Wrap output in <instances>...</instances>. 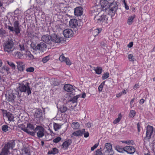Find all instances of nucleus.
<instances>
[{"mask_svg":"<svg viewBox=\"0 0 155 155\" xmlns=\"http://www.w3.org/2000/svg\"><path fill=\"white\" fill-rule=\"evenodd\" d=\"M21 25L19 19L17 17H15L13 20V26H8V29L16 35H18L21 31Z\"/></svg>","mask_w":155,"mask_h":155,"instance_id":"1","label":"nucleus"},{"mask_svg":"<svg viewBox=\"0 0 155 155\" xmlns=\"http://www.w3.org/2000/svg\"><path fill=\"white\" fill-rule=\"evenodd\" d=\"M29 85L28 82H25V84H19L18 87V94L19 92L25 93L28 96L31 94L32 88L30 87Z\"/></svg>","mask_w":155,"mask_h":155,"instance_id":"2","label":"nucleus"},{"mask_svg":"<svg viewBox=\"0 0 155 155\" xmlns=\"http://www.w3.org/2000/svg\"><path fill=\"white\" fill-rule=\"evenodd\" d=\"M15 145V143L13 141L8 143L2 149L0 155H8V154H10L9 150L10 149H12Z\"/></svg>","mask_w":155,"mask_h":155,"instance_id":"3","label":"nucleus"},{"mask_svg":"<svg viewBox=\"0 0 155 155\" xmlns=\"http://www.w3.org/2000/svg\"><path fill=\"white\" fill-rule=\"evenodd\" d=\"M14 43L13 40L11 39L8 40L4 45V50L5 52L11 53L15 49Z\"/></svg>","mask_w":155,"mask_h":155,"instance_id":"4","label":"nucleus"},{"mask_svg":"<svg viewBox=\"0 0 155 155\" xmlns=\"http://www.w3.org/2000/svg\"><path fill=\"white\" fill-rule=\"evenodd\" d=\"M35 127L33 124L29 123L27 124L26 127H22L21 129L27 134L33 136H35Z\"/></svg>","mask_w":155,"mask_h":155,"instance_id":"5","label":"nucleus"},{"mask_svg":"<svg viewBox=\"0 0 155 155\" xmlns=\"http://www.w3.org/2000/svg\"><path fill=\"white\" fill-rule=\"evenodd\" d=\"M32 48L35 51H38L40 52H44L46 50L47 47L46 44L43 42H40L37 45L31 44Z\"/></svg>","mask_w":155,"mask_h":155,"instance_id":"6","label":"nucleus"},{"mask_svg":"<svg viewBox=\"0 0 155 155\" xmlns=\"http://www.w3.org/2000/svg\"><path fill=\"white\" fill-rule=\"evenodd\" d=\"M118 8L117 3L115 2H113L109 5L108 11L109 12L108 14H110L111 16H114L116 13V11Z\"/></svg>","mask_w":155,"mask_h":155,"instance_id":"7","label":"nucleus"},{"mask_svg":"<svg viewBox=\"0 0 155 155\" xmlns=\"http://www.w3.org/2000/svg\"><path fill=\"white\" fill-rule=\"evenodd\" d=\"M45 130L44 128L41 126H37L35 128V135L37 134V137L39 138L42 137L45 135Z\"/></svg>","mask_w":155,"mask_h":155,"instance_id":"8","label":"nucleus"},{"mask_svg":"<svg viewBox=\"0 0 155 155\" xmlns=\"http://www.w3.org/2000/svg\"><path fill=\"white\" fill-rule=\"evenodd\" d=\"M153 131V127L148 125L146 128V136L145 139H147L148 141H150Z\"/></svg>","mask_w":155,"mask_h":155,"instance_id":"9","label":"nucleus"},{"mask_svg":"<svg viewBox=\"0 0 155 155\" xmlns=\"http://www.w3.org/2000/svg\"><path fill=\"white\" fill-rule=\"evenodd\" d=\"M51 43L52 42L56 43H60L63 40V38L56 35L53 34L51 35Z\"/></svg>","mask_w":155,"mask_h":155,"instance_id":"10","label":"nucleus"},{"mask_svg":"<svg viewBox=\"0 0 155 155\" xmlns=\"http://www.w3.org/2000/svg\"><path fill=\"white\" fill-rule=\"evenodd\" d=\"M94 20L98 23H101L107 20L106 15H97L94 18Z\"/></svg>","mask_w":155,"mask_h":155,"instance_id":"11","label":"nucleus"},{"mask_svg":"<svg viewBox=\"0 0 155 155\" xmlns=\"http://www.w3.org/2000/svg\"><path fill=\"white\" fill-rule=\"evenodd\" d=\"M51 35H44L42 36L41 40L47 44H50L51 43Z\"/></svg>","mask_w":155,"mask_h":155,"instance_id":"12","label":"nucleus"},{"mask_svg":"<svg viewBox=\"0 0 155 155\" xmlns=\"http://www.w3.org/2000/svg\"><path fill=\"white\" fill-rule=\"evenodd\" d=\"M73 31L71 29H67L63 31V34L65 37L69 38L72 36Z\"/></svg>","mask_w":155,"mask_h":155,"instance_id":"13","label":"nucleus"},{"mask_svg":"<svg viewBox=\"0 0 155 155\" xmlns=\"http://www.w3.org/2000/svg\"><path fill=\"white\" fill-rule=\"evenodd\" d=\"M83 12V9L82 7H77L74 9V15L76 16H80L82 15Z\"/></svg>","mask_w":155,"mask_h":155,"instance_id":"14","label":"nucleus"},{"mask_svg":"<svg viewBox=\"0 0 155 155\" xmlns=\"http://www.w3.org/2000/svg\"><path fill=\"white\" fill-rule=\"evenodd\" d=\"M6 99L10 102L13 103L16 97L13 93H8L5 95Z\"/></svg>","mask_w":155,"mask_h":155,"instance_id":"15","label":"nucleus"},{"mask_svg":"<svg viewBox=\"0 0 155 155\" xmlns=\"http://www.w3.org/2000/svg\"><path fill=\"white\" fill-rule=\"evenodd\" d=\"M108 4L109 2L107 0L102 1L101 5L102 10V11L106 12L107 10L108 11V10L109 7Z\"/></svg>","mask_w":155,"mask_h":155,"instance_id":"16","label":"nucleus"},{"mask_svg":"<svg viewBox=\"0 0 155 155\" xmlns=\"http://www.w3.org/2000/svg\"><path fill=\"white\" fill-rule=\"evenodd\" d=\"M16 63L17 64V67L18 70L21 72L23 71L25 69V64L21 61H16Z\"/></svg>","mask_w":155,"mask_h":155,"instance_id":"17","label":"nucleus"},{"mask_svg":"<svg viewBox=\"0 0 155 155\" xmlns=\"http://www.w3.org/2000/svg\"><path fill=\"white\" fill-rule=\"evenodd\" d=\"M124 149L125 152L130 154H133L135 151V148L133 146H128L124 147Z\"/></svg>","mask_w":155,"mask_h":155,"instance_id":"18","label":"nucleus"},{"mask_svg":"<svg viewBox=\"0 0 155 155\" xmlns=\"http://www.w3.org/2000/svg\"><path fill=\"white\" fill-rule=\"evenodd\" d=\"M43 112L40 109H37L35 112L34 114V116L35 117L38 118L40 119L42 117Z\"/></svg>","mask_w":155,"mask_h":155,"instance_id":"19","label":"nucleus"},{"mask_svg":"<svg viewBox=\"0 0 155 155\" xmlns=\"http://www.w3.org/2000/svg\"><path fill=\"white\" fill-rule=\"evenodd\" d=\"M69 26L72 28L76 27L78 26L77 20L75 19H71L69 21Z\"/></svg>","mask_w":155,"mask_h":155,"instance_id":"20","label":"nucleus"},{"mask_svg":"<svg viewBox=\"0 0 155 155\" xmlns=\"http://www.w3.org/2000/svg\"><path fill=\"white\" fill-rule=\"evenodd\" d=\"M64 89L65 91L68 92L74 91L73 86L70 84H68L64 85Z\"/></svg>","mask_w":155,"mask_h":155,"instance_id":"21","label":"nucleus"},{"mask_svg":"<svg viewBox=\"0 0 155 155\" xmlns=\"http://www.w3.org/2000/svg\"><path fill=\"white\" fill-rule=\"evenodd\" d=\"M84 132H85V129H84L82 130H78L74 132L72 134L71 137H72L73 136H81L82 135L83 133Z\"/></svg>","mask_w":155,"mask_h":155,"instance_id":"22","label":"nucleus"},{"mask_svg":"<svg viewBox=\"0 0 155 155\" xmlns=\"http://www.w3.org/2000/svg\"><path fill=\"white\" fill-rule=\"evenodd\" d=\"M102 151L104 155H113L114 154V152L113 150L110 151L105 150V149H103Z\"/></svg>","mask_w":155,"mask_h":155,"instance_id":"23","label":"nucleus"},{"mask_svg":"<svg viewBox=\"0 0 155 155\" xmlns=\"http://www.w3.org/2000/svg\"><path fill=\"white\" fill-rule=\"evenodd\" d=\"M22 150V154H26L28 155L30 154V150L28 147H24Z\"/></svg>","mask_w":155,"mask_h":155,"instance_id":"24","label":"nucleus"},{"mask_svg":"<svg viewBox=\"0 0 155 155\" xmlns=\"http://www.w3.org/2000/svg\"><path fill=\"white\" fill-rule=\"evenodd\" d=\"M93 70L95 71L96 73L98 74H100L102 72V69L101 67H97V68L94 67Z\"/></svg>","mask_w":155,"mask_h":155,"instance_id":"25","label":"nucleus"},{"mask_svg":"<svg viewBox=\"0 0 155 155\" xmlns=\"http://www.w3.org/2000/svg\"><path fill=\"white\" fill-rule=\"evenodd\" d=\"M80 125L77 122H74L71 124V127L74 129H77L79 128Z\"/></svg>","mask_w":155,"mask_h":155,"instance_id":"26","label":"nucleus"},{"mask_svg":"<svg viewBox=\"0 0 155 155\" xmlns=\"http://www.w3.org/2000/svg\"><path fill=\"white\" fill-rule=\"evenodd\" d=\"M90 14L91 16H94V17L99 15V12L97 11V9L91 10Z\"/></svg>","mask_w":155,"mask_h":155,"instance_id":"27","label":"nucleus"},{"mask_svg":"<svg viewBox=\"0 0 155 155\" xmlns=\"http://www.w3.org/2000/svg\"><path fill=\"white\" fill-rule=\"evenodd\" d=\"M80 95H77L74 96L73 98L70 99L69 101L71 102L72 103H76L77 102V99L79 97Z\"/></svg>","mask_w":155,"mask_h":155,"instance_id":"28","label":"nucleus"},{"mask_svg":"<svg viewBox=\"0 0 155 155\" xmlns=\"http://www.w3.org/2000/svg\"><path fill=\"white\" fill-rule=\"evenodd\" d=\"M103 149L105 150H112V146L111 144L110 143H106L105 144V146Z\"/></svg>","mask_w":155,"mask_h":155,"instance_id":"29","label":"nucleus"},{"mask_svg":"<svg viewBox=\"0 0 155 155\" xmlns=\"http://www.w3.org/2000/svg\"><path fill=\"white\" fill-rule=\"evenodd\" d=\"M70 144V143H69V140H67L64 141L62 144V146L63 147V148L65 149L67 148Z\"/></svg>","mask_w":155,"mask_h":155,"instance_id":"30","label":"nucleus"},{"mask_svg":"<svg viewBox=\"0 0 155 155\" xmlns=\"http://www.w3.org/2000/svg\"><path fill=\"white\" fill-rule=\"evenodd\" d=\"M58 150L56 148H54L53 149L49 151L48 152V154H54L58 153Z\"/></svg>","mask_w":155,"mask_h":155,"instance_id":"31","label":"nucleus"},{"mask_svg":"<svg viewBox=\"0 0 155 155\" xmlns=\"http://www.w3.org/2000/svg\"><path fill=\"white\" fill-rule=\"evenodd\" d=\"M135 18V16L134 15L133 16H130L128 18L127 20V24L129 25H130L133 22V20L134 18Z\"/></svg>","mask_w":155,"mask_h":155,"instance_id":"32","label":"nucleus"},{"mask_svg":"<svg viewBox=\"0 0 155 155\" xmlns=\"http://www.w3.org/2000/svg\"><path fill=\"white\" fill-rule=\"evenodd\" d=\"M10 68L6 66H4L2 68V73H4V71H6L7 74H8L9 73V70Z\"/></svg>","mask_w":155,"mask_h":155,"instance_id":"33","label":"nucleus"},{"mask_svg":"<svg viewBox=\"0 0 155 155\" xmlns=\"http://www.w3.org/2000/svg\"><path fill=\"white\" fill-rule=\"evenodd\" d=\"M68 108L64 105H63L61 106L59 108V110L61 113L65 112L67 110Z\"/></svg>","mask_w":155,"mask_h":155,"instance_id":"34","label":"nucleus"},{"mask_svg":"<svg viewBox=\"0 0 155 155\" xmlns=\"http://www.w3.org/2000/svg\"><path fill=\"white\" fill-rule=\"evenodd\" d=\"M121 115L120 114L118 115V117L117 118H116L113 121V124H117L121 120Z\"/></svg>","mask_w":155,"mask_h":155,"instance_id":"35","label":"nucleus"},{"mask_svg":"<svg viewBox=\"0 0 155 155\" xmlns=\"http://www.w3.org/2000/svg\"><path fill=\"white\" fill-rule=\"evenodd\" d=\"M116 149L118 151V152L124 153L125 151V150L124 149V147L122 148H120L119 146H116L115 147Z\"/></svg>","mask_w":155,"mask_h":155,"instance_id":"36","label":"nucleus"},{"mask_svg":"<svg viewBox=\"0 0 155 155\" xmlns=\"http://www.w3.org/2000/svg\"><path fill=\"white\" fill-rule=\"evenodd\" d=\"M61 125L59 124L54 123V127L55 131H57L61 127Z\"/></svg>","mask_w":155,"mask_h":155,"instance_id":"37","label":"nucleus"},{"mask_svg":"<svg viewBox=\"0 0 155 155\" xmlns=\"http://www.w3.org/2000/svg\"><path fill=\"white\" fill-rule=\"evenodd\" d=\"M7 62L8 64L11 67L12 69H15V64L11 61H7Z\"/></svg>","mask_w":155,"mask_h":155,"instance_id":"38","label":"nucleus"},{"mask_svg":"<svg viewBox=\"0 0 155 155\" xmlns=\"http://www.w3.org/2000/svg\"><path fill=\"white\" fill-rule=\"evenodd\" d=\"M100 31L98 29H96L93 30L92 31V33L93 36L95 37L96 35H97L99 33Z\"/></svg>","mask_w":155,"mask_h":155,"instance_id":"39","label":"nucleus"},{"mask_svg":"<svg viewBox=\"0 0 155 155\" xmlns=\"http://www.w3.org/2000/svg\"><path fill=\"white\" fill-rule=\"evenodd\" d=\"M8 128H10V127L6 125H4L2 126V130L5 132L8 131Z\"/></svg>","mask_w":155,"mask_h":155,"instance_id":"40","label":"nucleus"},{"mask_svg":"<svg viewBox=\"0 0 155 155\" xmlns=\"http://www.w3.org/2000/svg\"><path fill=\"white\" fill-rule=\"evenodd\" d=\"M6 116L8 117V120L10 121H12L13 119V116L12 114L10 113H8L6 114Z\"/></svg>","mask_w":155,"mask_h":155,"instance_id":"41","label":"nucleus"},{"mask_svg":"<svg viewBox=\"0 0 155 155\" xmlns=\"http://www.w3.org/2000/svg\"><path fill=\"white\" fill-rule=\"evenodd\" d=\"M105 81H104L102 82L101 84L98 87V90L99 92H101L102 91L103 87L105 84Z\"/></svg>","mask_w":155,"mask_h":155,"instance_id":"42","label":"nucleus"},{"mask_svg":"<svg viewBox=\"0 0 155 155\" xmlns=\"http://www.w3.org/2000/svg\"><path fill=\"white\" fill-rule=\"evenodd\" d=\"M109 74L108 73L106 72L104 73L102 76V78L103 80H105L109 77Z\"/></svg>","mask_w":155,"mask_h":155,"instance_id":"43","label":"nucleus"},{"mask_svg":"<svg viewBox=\"0 0 155 155\" xmlns=\"http://www.w3.org/2000/svg\"><path fill=\"white\" fill-rule=\"evenodd\" d=\"M15 57L17 58H19L21 57V54L20 52L18 51H17L15 52L14 54Z\"/></svg>","mask_w":155,"mask_h":155,"instance_id":"44","label":"nucleus"},{"mask_svg":"<svg viewBox=\"0 0 155 155\" xmlns=\"http://www.w3.org/2000/svg\"><path fill=\"white\" fill-rule=\"evenodd\" d=\"M35 69L33 67H30L26 69V71L27 72H32L34 71Z\"/></svg>","mask_w":155,"mask_h":155,"instance_id":"45","label":"nucleus"},{"mask_svg":"<svg viewBox=\"0 0 155 155\" xmlns=\"http://www.w3.org/2000/svg\"><path fill=\"white\" fill-rule=\"evenodd\" d=\"M6 31L2 28L0 29V35L2 36L5 35Z\"/></svg>","mask_w":155,"mask_h":155,"instance_id":"46","label":"nucleus"},{"mask_svg":"<svg viewBox=\"0 0 155 155\" xmlns=\"http://www.w3.org/2000/svg\"><path fill=\"white\" fill-rule=\"evenodd\" d=\"M135 112L134 110H131L130 111L129 117H130L132 118L135 116Z\"/></svg>","mask_w":155,"mask_h":155,"instance_id":"47","label":"nucleus"},{"mask_svg":"<svg viewBox=\"0 0 155 155\" xmlns=\"http://www.w3.org/2000/svg\"><path fill=\"white\" fill-rule=\"evenodd\" d=\"M37 3H38L40 5H43L45 4V0H36Z\"/></svg>","mask_w":155,"mask_h":155,"instance_id":"48","label":"nucleus"},{"mask_svg":"<svg viewBox=\"0 0 155 155\" xmlns=\"http://www.w3.org/2000/svg\"><path fill=\"white\" fill-rule=\"evenodd\" d=\"M49 59V56H46L42 60V61L44 63H46L47 62Z\"/></svg>","mask_w":155,"mask_h":155,"instance_id":"49","label":"nucleus"},{"mask_svg":"<svg viewBox=\"0 0 155 155\" xmlns=\"http://www.w3.org/2000/svg\"><path fill=\"white\" fill-rule=\"evenodd\" d=\"M61 139V138L58 137L53 140V142L55 143H57Z\"/></svg>","mask_w":155,"mask_h":155,"instance_id":"50","label":"nucleus"},{"mask_svg":"<svg viewBox=\"0 0 155 155\" xmlns=\"http://www.w3.org/2000/svg\"><path fill=\"white\" fill-rule=\"evenodd\" d=\"M128 58L130 61H134V58L132 54H130L128 56Z\"/></svg>","mask_w":155,"mask_h":155,"instance_id":"51","label":"nucleus"},{"mask_svg":"<svg viewBox=\"0 0 155 155\" xmlns=\"http://www.w3.org/2000/svg\"><path fill=\"white\" fill-rule=\"evenodd\" d=\"M64 55H61L59 57V60L61 61H64L67 58Z\"/></svg>","mask_w":155,"mask_h":155,"instance_id":"52","label":"nucleus"},{"mask_svg":"<svg viewBox=\"0 0 155 155\" xmlns=\"http://www.w3.org/2000/svg\"><path fill=\"white\" fill-rule=\"evenodd\" d=\"M114 34L115 36L117 35L118 36H120L121 35V32L120 30L116 31L114 32Z\"/></svg>","mask_w":155,"mask_h":155,"instance_id":"53","label":"nucleus"},{"mask_svg":"<svg viewBox=\"0 0 155 155\" xmlns=\"http://www.w3.org/2000/svg\"><path fill=\"white\" fill-rule=\"evenodd\" d=\"M65 61L66 64L68 65H70L71 64V63L70 60L68 58H67L64 61Z\"/></svg>","mask_w":155,"mask_h":155,"instance_id":"54","label":"nucleus"},{"mask_svg":"<svg viewBox=\"0 0 155 155\" xmlns=\"http://www.w3.org/2000/svg\"><path fill=\"white\" fill-rule=\"evenodd\" d=\"M101 149V148L100 149H98L96 151L97 153L98 154L100 155L103 154V153L102 150Z\"/></svg>","mask_w":155,"mask_h":155,"instance_id":"55","label":"nucleus"},{"mask_svg":"<svg viewBox=\"0 0 155 155\" xmlns=\"http://www.w3.org/2000/svg\"><path fill=\"white\" fill-rule=\"evenodd\" d=\"M98 143H96L93 147H91V150L92 151L94 150L95 148H96L98 146Z\"/></svg>","mask_w":155,"mask_h":155,"instance_id":"56","label":"nucleus"},{"mask_svg":"<svg viewBox=\"0 0 155 155\" xmlns=\"http://www.w3.org/2000/svg\"><path fill=\"white\" fill-rule=\"evenodd\" d=\"M20 49L21 51H24L25 50V48L24 46V45L23 44L20 45H19Z\"/></svg>","mask_w":155,"mask_h":155,"instance_id":"57","label":"nucleus"},{"mask_svg":"<svg viewBox=\"0 0 155 155\" xmlns=\"http://www.w3.org/2000/svg\"><path fill=\"white\" fill-rule=\"evenodd\" d=\"M101 46L102 48H104L106 46V44L103 41H102L101 43Z\"/></svg>","mask_w":155,"mask_h":155,"instance_id":"58","label":"nucleus"},{"mask_svg":"<svg viewBox=\"0 0 155 155\" xmlns=\"http://www.w3.org/2000/svg\"><path fill=\"white\" fill-rule=\"evenodd\" d=\"M83 134H84V137H87L89 136V133L88 132H83Z\"/></svg>","mask_w":155,"mask_h":155,"instance_id":"59","label":"nucleus"},{"mask_svg":"<svg viewBox=\"0 0 155 155\" xmlns=\"http://www.w3.org/2000/svg\"><path fill=\"white\" fill-rule=\"evenodd\" d=\"M133 45V42H130L127 45V46L129 48H131L132 47Z\"/></svg>","mask_w":155,"mask_h":155,"instance_id":"60","label":"nucleus"},{"mask_svg":"<svg viewBox=\"0 0 155 155\" xmlns=\"http://www.w3.org/2000/svg\"><path fill=\"white\" fill-rule=\"evenodd\" d=\"M134 100H135V98H134L132 99V100H131V101L130 102V106L131 107H133V106H132V104L133 103Z\"/></svg>","mask_w":155,"mask_h":155,"instance_id":"61","label":"nucleus"},{"mask_svg":"<svg viewBox=\"0 0 155 155\" xmlns=\"http://www.w3.org/2000/svg\"><path fill=\"white\" fill-rule=\"evenodd\" d=\"M124 4L125 6V8L126 10H128L129 9V6L127 5L126 3L124 1Z\"/></svg>","mask_w":155,"mask_h":155,"instance_id":"62","label":"nucleus"},{"mask_svg":"<svg viewBox=\"0 0 155 155\" xmlns=\"http://www.w3.org/2000/svg\"><path fill=\"white\" fill-rule=\"evenodd\" d=\"M86 126L89 128L91 127V123H87Z\"/></svg>","mask_w":155,"mask_h":155,"instance_id":"63","label":"nucleus"},{"mask_svg":"<svg viewBox=\"0 0 155 155\" xmlns=\"http://www.w3.org/2000/svg\"><path fill=\"white\" fill-rule=\"evenodd\" d=\"M144 101V100H143V99H141L140 100L139 102V103L140 104H143Z\"/></svg>","mask_w":155,"mask_h":155,"instance_id":"64","label":"nucleus"}]
</instances>
